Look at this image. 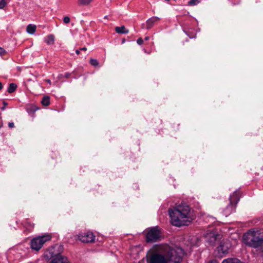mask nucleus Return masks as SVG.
Instances as JSON below:
<instances>
[{
	"mask_svg": "<svg viewBox=\"0 0 263 263\" xmlns=\"http://www.w3.org/2000/svg\"><path fill=\"white\" fill-rule=\"evenodd\" d=\"M183 255L180 248L164 245L155 247L149 253L147 263H180Z\"/></svg>",
	"mask_w": 263,
	"mask_h": 263,
	"instance_id": "obj_1",
	"label": "nucleus"
},
{
	"mask_svg": "<svg viewBox=\"0 0 263 263\" xmlns=\"http://www.w3.org/2000/svg\"><path fill=\"white\" fill-rule=\"evenodd\" d=\"M190 206L185 204H181L173 209L168 210L171 223L176 227L187 225L192 221Z\"/></svg>",
	"mask_w": 263,
	"mask_h": 263,
	"instance_id": "obj_2",
	"label": "nucleus"
},
{
	"mask_svg": "<svg viewBox=\"0 0 263 263\" xmlns=\"http://www.w3.org/2000/svg\"><path fill=\"white\" fill-rule=\"evenodd\" d=\"M242 239L247 246L257 248L263 245V232L260 230H249L243 234Z\"/></svg>",
	"mask_w": 263,
	"mask_h": 263,
	"instance_id": "obj_3",
	"label": "nucleus"
},
{
	"mask_svg": "<svg viewBox=\"0 0 263 263\" xmlns=\"http://www.w3.org/2000/svg\"><path fill=\"white\" fill-rule=\"evenodd\" d=\"M52 236L50 234H45L44 235L36 237L33 238L30 241V247L32 250L35 251L40 250L43 245L47 241L51 240Z\"/></svg>",
	"mask_w": 263,
	"mask_h": 263,
	"instance_id": "obj_4",
	"label": "nucleus"
},
{
	"mask_svg": "<svg viewBox=\"0 0 263 263\" xmlns=\"http://www.w3.org/2000/svg\"><path fill=\"white\" fill-rule=\"evenodd\" d=\"M64 248L62 245L56 244L45 252L44 257L45 260H49L57 256H62L61 254Z\"/></svg>",
	"mask_w": 263,
	"mask_h": 263,
	"instance_id": "obj_5",
	"label": "nucleus"
},
{
	"mask_svg": "<svg viewBox=\"0 0 263 263\" xmlns=\"http://www.w3.org/2000/svg\"><path fill=\"white\" fill-rule=\"evenodd\" d=\"M231 246V243L229 240H222L215 251L216 256L219 258L223 257L229 253Z\"/></svg>",
	"mask_w": 263,
	"mask_h": 263,
	"instance_id": "obj_6",
	"label": "nucleus"
},
{
	"mask_svg": "<svg viewBox=\"0 0 263 263\" xmlns=\"http://www.w3.org/2000/svg\"><path fill=\"white\" fill-rule=\"evenodd\" d=\"M230 204L227 206L224 213L226 216L229 215L231 212L233 208H235L239 200V192L235 191L233 193V195L230 197Z\"/></svg>",
	"mask_w": 263,
	"mask_h": 263,
	"instance_id": "obj_7",
	"label": "nucleus"
},
{
	"mask_svg": "<svg viewBox=\"0 0 263 263\" xmlns=\"http://www.w3.org/2000/svg\"><path fill=\"white\" fill-rule=\"evenodd\" d=\"M160 237V231L157 227L151 228L147 233L146 241L147 242L157 241Z\"/></svg>",
	"mask_w": 263,
	"mask_h": 263,
	"instance_id": "obj_8",
	"label": "nucleus"
},
{
	"mask_svg": "<svg viewBox=\"0 0 263 263\" xmlns=\"http://www.w3.org/2000/svg\"><path fill=\"white\" fill-rule=\"evenodd\" d=\"M78 239L83 243H90L95 241V236L91 232H86L77 235Z\"/></svg>",
	"mask_w": 263,
	"mask_h": 263,
	"instance_id": "obj_9",
	"label": "nucleus"
},
{
	"mask_svg": "<svg viewBox=\"0 0 263 263\" xmlns=\"http://www.w3.org/2000/svg\"><path fill=\"white\" fill-rule=\"evenodd\" d=\"M51 263H70L67 257L65 256H57L53 258Z\"/></svg>",
	"mask_w": 263,
	"mask_h": 263,
	"instance_id": "obj_10",
	"label": "nucleus"
},
{
	"mask_svg": "<svg viewBox=\"0 0 263 263\" xmlns=\"http://www.w3.org/2000/svg\"><path fill=\"white\" fill-rule=\"evenodd\" d=\"M159 20L160 18L157 16H153L149 18L146 22V29H151L154 26V25Z\"/></svg>",
	"mask_w": 263,
	"mask_h": 263,
	"instance_id": "obj_11",
	"label": "nucleus"
},
{
	"mask_svg": "<svg viewBox=\"0 0 263 263\" xmlns=\"http://www.w3.org/2000/svg\"><path fill=\"white\" fill-rule=\"evenodd\" d=\"M115 29L116 32L119 34H127L129 32V30L124 26L116 27Z\"/></svg>",
	"mask_w": 263,
	"mask_h": 263,
	"instance_id": "obj_12",
	"label": "nucleus"
},
{
	"mask_svg": "<svg viewBox=\"0 0 263 263\" xmlns=\"http://www.w3.org/2000/svg\"><path fill=\"white\" fill-rule=\"evenodd\" d=\"M222 263H243L240 260L235 258H230L224 259Z\"/></svg>",
	"mask_w": 263,
	"mask_h": 263,
	"instance_id": "obj_13",
	"label": "nucleus"
},
{
	"mask_svg": "<svg viewBox=\"0 0 263 263\" xmlns=\"http://www.w3.org/2000/svg\"><path fill=\"white\" fill-rule=\"evenodd\" d=\"M44 41L48 45H51L53 44L54 41V35L52 34L48 35L45 38Z\"/></svg>",
	"mask_w": 263,
	"mask_h": 263,
	"instance_id": "obj_14",
	"label": "nucleus"
},
{
	"mask_svg": "<svg viewBox=\"0 0 263 263\" xmlns=\"http://www.w3.org/2000/svg\"><path fill=\"white\" fill-rule=\"evenodd\" d=\"M26 30L28 33L32 34L35 32L36 26L34 25L29 24L27 26Z\"/></svg>",
	"mask_w": 263,
	"mask_h": 263,
	"instance_id": "obj_15",
	"label": "nucleus"
},
{
	"mask_svg": "<svg viewBox=\"0 0 263 263\" xmlns=\"http://www.w3.org/2000/svg\"><path fill=\"white\" fill-rule=\"evenodd\" d=\"M17 88V85L14 83H10L8 87L7 91L11 93L14 92Z\"/></svg>",
	"mask_w": 263,
	"mask_h": 263,
	"instance_id": "obj_16",
	"label": "nucleus"
},
{
	"mask_svg": "<svg viewBox=\"0 0 263 263\" xmlns=\"http://www.w3.org/2000/svg\"><path fill=\"white\" fill-rule=\"evenodd\" d=\"M43 105L47 106L50 104V98L48 96H44L41 101Z\"/></svg>",
	"mask_w": 263,
	"mask_h": 263,
	"instance_id": "obj_17",
	"label": "nucleus"
},
{
	"mask_svg": "<svg viewBox=\"0 0 263 263\" xmlns=\"http://www.w3.org/2000/svg\"><path fill=\"white\" fill-rule=\"evenodd\" d=\"M92 0H78V4L79 6H85L89 4Z\"/></svg>",
	"mask_w": 263,
	"mask_h": 263,
	"instance_id": "obj_18",
	"label": "nucleus"
},
{
	"mask_svg": "<svg viewBox=\"0 0 263 263\" xmlns=\"http://www.w3.org/2000/svg\"><path fill=\"white\" fill-rule=\"evenodd\" d=\"M218 236H219V235H217V234H213L211 236V237L210 238L211 240L209 241V242L211 245H214L215 242L216 240V239H217Z\"/></svg>",
	"mask_w": 263,
	"mask_h": 263,
	"instance_id": "obj_19",
	"label": "nucleus"
},
{
	"mask_svg": "<svg viewBox=\"0 0 263 263\" xmlns=\"http://www.w3.org/2000/svg\"><path fill=\"white\" fill-rule=\"evenodd\" d=\"M90 63L91 65L95 67H97V66H99V64L98 60L96 59H91L90 60Z\"/></svg>",
	"mask_w": 263,
	"mask_h": 263,
	"instance_id": "obj_20",
	"label": "nucleus"
},
{
	"mask_svg": "<svg viewBox=\"0 0 263 263\" xmlns=\"http://www.w3.org/2000/svg\"><path fill=\"white\" fill-rule=\"evenodd\" d=\"M200 3L199 0H190L188 2V5L189 6H195L197 5Z\"/></svg>",
	"mask_w": 263,
	"mask_h": 263,
	"instance_id": "obj_21",
	"label": "nucleus"
},
{
	"mask_svg": "<svg viewBox=\"0 0 263 263\" xmlns=\"http://www.w3.org/2000/svg\"><path fill=\"white\" fill-rule=\"evenodd\" d=\"M70 19L68 16H65L63 18V22L65 24H68L70 23Z\"/></svg>",
	"mask_w": 263,
	"mask_h": 263,
	"instance_id": "obj_22",
	"label": "nucleus"
},
{
	"mask_svg": "<svg viewBox=\"0 0 263 263\" xmlns=\"http://www.w3.org/2000/svg\"><path fill=\"white\" fill-rule=\"evenodd\" d=\"M6 5V2L4 0L0 1V9L3 8Z\"/></svg>",
	"mask_w": 263,
	"mask_h": 263,
	"instance_id": "obj_23",
	"label": "nucleus"
},
{
	"mask_svg": "<svg viewBox=\"0 0 263 263\" xmlns=\"http://www.w3.org/2000/svg\"><path fill=\"white\" fill-rule=\"evenodd\" d=\"M137 43L138 45H142L143 43V40L142 38H139L137 40Z\"/></svg>",
	"mask_w": 263,
	"mask_h": 263,
	"instance_id": "obj_24",
	"label": "nucleus"
},
{
	"mask_svg": "<svg viewBox=\"0 0 263 263\" xmlns=\"http://www.w3.org/2000/svg\"><path fill=\"white\" fill-rule=\"evenodd\" d=\"M8 126L9 128H13L14 127V124L13 122H9L8 123Z\"/></svg>",
	"mask_w": 263,
	"mask_h": 263,
	"instance_id": "obj_25",
	"label": "nucleus"
},
{
	"mask_svg": "<svg viewBox=\"0 0 263 263\" xmlns=\"http://www.w3.org/2000/svg\"><path fill=\"white\" fill-rule=\"evenodd\" d=\"M5 53V50L2 48H0V55H3Z\"/></svg>",
	"mask_w": 263,
	"mask_h": 263,
	"instance_id": "obj_26",
	"label": "nucleus"
},
{
	"mask_svg": "<svg viewBox=\"0 0 263 263\" xmlns=\"http://www.w3.org/2000/svg\"><path fill=\"white\" fill-rule=\"evenodd\" d=\"M207 263H218L217 261L215 259H212V260H210L209 262H208Z\"/></svg>",
	"mask_w": 263,
	"mask_h": 263,
	"instance_id": "obj_27",
	"label": "nucleus"
},
{
	"mask_svg": "<svg viewBox=\"0 0 263 263\" xmlns=\"http://www.w3.org/2000/svg\"><path fill=\"white\" fill-rule=\"evenodd\" d=\"M45 81L47 83L49 84L50 85L51 84V82L49 79H46Z\"/></svg>",
	"mask_w": 263,
	"mask_h": 263,
	"instance_id": "obj_28",
	"label": "nucleus"
},
{
	"mask_svg": "<svg viewBox=\"0 0 263 263\" xmlns=\"http://www.w3.org/2000/svg\"><path fill=\"white\" fill-rule=\"evenodd\" d=\"M80 51L81 50H82V51H86L87 50V48L86 47H83V48H80Z\"/></svg>",
	"mask_w": 263,
	"mask_h": 263,
	"instance_id": "obj_29",
	"label": "nucleus"
},
{
	"mask_svg": "<svg viewBox=\"0 0 263 263\" xmlns=\"http://www.w3.org/2000/svg\"><path fill=\"white\" fill-rule=\"evenodd\" d=\"M76 53H77L78 55V54H80V49H78V50H76Z\"/></svg>",
	"mask_w": 263,
	"mask_h": 263,
	"instance_id": "obj_30",
	"label": "nucleus"
},
{
	"mask_svg": "<svg viewBox=\"0 0 263 263\" xmlns=\"http://www.w3.org/2000/svg\"><path fill=\"white\" fill-rule=\"evenodd\" d=\"M3 87V86L2 85V83L0 82V90L1 89H2Z\"/></svg>",
	"mask_w": 263,
	"mask_h": 263,
	"instance_id": "obj_31",
	"label": "nucleus"
},
{
	"mask_svg": "<svg viewBox=\"0 0 263 263\" xmlns=\"http://www.w3.org/2000/svg\"><path fill=\"white\" fill-rule=\"evenodd\" d=\"M149 39V36H146L145 38H144V40L145 41H147Z\"/></svg>",
	"mask_w": 263,
	"mask_h": 263,
	"instance_id": "obj_32",
	"label": "nucleus"
},
{
	"mask_svg": "<svg viewBox=\"0 0 263 263\" xmlns=\"http://www.w3.org/2000/svg\"><path fill=\"white\" fill-rule=\"evenodd\" d=\"M4 105L5 106H6V105H7V103L6 102H4Z\"/></svg>",
	"mask_w": 263,
	"mask_h": 263,
	"instance_id": "obj_33",
	"label": "nucleus"
},
{
	"mask_svg": "<svg viewBox=\"0 0 263 263\" xmlns=\"http://www.w3.org/2000/svg\"><path fill=\"white\" fill-rule=\"evenodd\" d=\"M68 76H69V74H68V73H66V77H68Z\"/></svg>",
	"mask_w": 263,
	"mask_h": 263,
	"instance_id": "obj_34",
	"label": "nucleus"
},
{
	"mask_svg": "<svg viewBox=\"0 0 263 263\" xmlns=\"http://www.w3.org/2000/svg\"><path fill=\"white\" fill-rule=\"evenodd\" d=\"M107 17H108L107 16H105L104 17V18H107Z\"/></svg>",
	"mask_w": 263,
	"mask_h": 263,
	"instance_id": "obj_35",
	"label": "nucleus"
},
{
	"mask_svg": "<svg viewBox=\"0 0 263 263\" xmlns=\"http://www.w3.org/2000/svg\"><path fill=\"white\" fill-rule=\"evenodd\" d=\"M124 41H125V40H123L122 41V43H124Z\"/></svg>",
	"mask_w": 263,
	"mask_h": 263,
	"instance_id": "obj_36",
	"label": "nucleus"
},
{
	"mask_svg": "<svg viewBox=\"0 0 263 263\" xmlns=\"http://www.w3.org/2000/svg\"><path fill=\"white\" fill-rule=\"evenodd\" d=\"M4 108H5V107H3L2 108V109H4Z\"/></svg>",
	"mask_w": 263,
	"mask_h": 263,
	"instance_id": "obj_37",
	"label": "nucleus"
},
{
	"mask_svg": "<svg viewBox=\"0 0 263 263\" xmlns=\"http://www.w3.org/2000/svg\"><path fill=\"white\" fill-rule=\"evenodd\" d=\"M4 1H5V0H4Z\"/></svg>",
	"mask_w": 263,
	"mask_h": 263,
	"instance_id": "obj_38",
	"label": "nucleus"
}]
</instances>
